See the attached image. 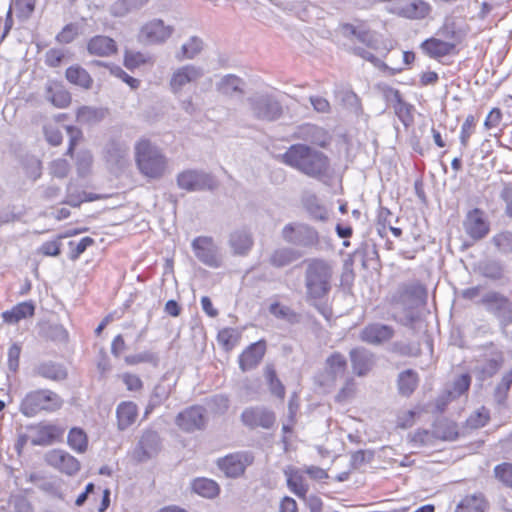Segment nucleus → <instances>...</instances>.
Instances as JSON below:
<instances>
[{
  "label": "nucleus",
  "mask_w": 512,
  "mask_h": 512,
  "mask_svg": "<svg viewBox=\"0 0 512 512\" xmlns=\"http://www.w3.org/2000/svg\"><path fill=\"white\" fill-rule=\"evenodd\" d=\"M353 372L359 376H365L374 366V354L364 347H357L349 353Z\"/></svg>",
  "instance_id": "23"
},
{
  "label": "nucleus",
  "mask_w": 512,
  "mask_h": 512,
  "mask_svg": "<svg viewBox=\"0 0 512 512\" xmlns=\"http://www.w3.org/2000/svg\"><path fill=\"white\" fill-rule=\"evenodd\" d=\"M475 271L492 281H500L505 276V266L501 260L487 258L477 263Z\"/></svg>",
  "instance_id": "25"
},
{
  "label": "nucleus",
  "mask_w": 512,
  "mask_h": 512,
  "mask_svg": "<svg viewBox=\"0 0 512 512\" xmlns=\"http://www.w3.org/2000/svg\"><path fill=\"white\" fill-rule=\"evenodd\" d=\"M265 378L269 385V390L273 395L283 399L285 397V387L277 377L276 371L272 365L265 367Z\"/></svg>",
  "instance_id": "45"
},
{
  "label": "nucleus",
  "mask_w": 512,
  "mask_h": 512,
  "mask_svg": "<svg viewBox=\"0 0 512 512\" xmlns=\"http://www.w3.org/2000/svg\"><path fill=\"white\" fill-rule=\"evenodd\" d=\"M149 0H116L111 5V13L116 17H122L132 10L144 6Z\"/></svg>",
  "instance_id": "43"
},
{
  "label": "nucleus",
  "mask_w": 512,
  "mask_h": 512,
  "mask_svg": "<svg viewBox=\"0 0 512 512\" xmlns=\"http://www.w3.org/2000/svg\"><path fill=\"white\" fill-rule=\"evenodd\" d=\"M68 444L79 453L85 452L88 445L86 433L80 428H72L68 434Z\"/></svg>",
  "instance_id": "47"
},
{
  "label": "nucleus",
  "mask_w": 512,
  "mask_h": 512,
  "mask_svg": "<svg viewBox=\"0 0 512 512\" xmlns=\"http://www.w3.org/2000/svg\"><path fill=\"white\" fill-rule=\"evenodd\" d=\"M111 74L120 78L123 82L128 84L132 89H137L140 85V81L130 75H128L121 67L119 66H111L110 67Z\"/></svg>",
  "instance_id": "57"
},
{
  "label": "nucleus",
  "mask_w": 512,
  "mask_h": 512,
  "mask_svg": "<svg viewBox=\"0 0 512 512\" xmlns=\"http://www.w3.org/2000/svg\"><path fill=\"white\" fill-rule=\"evenodd\" d=\"M500 198L505 203V214L512 218V184H506L500 193Z\"/></svg>",
  "instance_id": "64"
},
{
  "label": "nucleus",
  "mask_w": 512,
  "mask_h": 512,
  "mask_svg": "<svg viewBox=\"0 0 512 512\" xmlns=\"http://www.w3.org/2000/svg\"><path fill=\"white\" fill-rule=\"evenodd\" d=\"M192 489L198 495L210 499L216 497L220 491L219 485L207 478L195 479L192 483Z\"/></svg>",
  "instance_id": "41"
},
{
  "label": "nucleus",
  "mask_w": 512,
  "mask_h": 512,
  "mask_svg": "<svg viewBox=\"0 0 512 512\" xmlns=\"http://www.w3.org/2000/svg\"><path fill=\"white\" fill-rule=\"evenodd\" d=\"M439 34L444 36L446 40L430 38L421 44L423 51L432 58H439L454 54L456 46L460 41L456 32L448 26H445Z\"/></svg>",
  "instance_id": "8"
},
{
  "label": "nucleus",
  "mask_w": 512,
  "mask_h": 512,
  "mask_svg": "<svg viewBox=\"0 0 512 512\" xmlns=\"http://www.w3.org/2000/svg\"><path fill=\"white\" fill-rule=\"evenodd\" d=\"M244 82L241 78L233 74H227L221 78V80L217 83L216 89L219 93L232 96L235 93H243Z\"/></svg>",
  "instance_id": "39"
},
{
  "label": "nucleus",
  "mask_w": 512,
  "mask_h": 512,
  "mask_svg": "<svg viewBox=\"0 0 512 512\" xmlns=\"http://www.w3.org/2000/svg\"><path fill=\"white\" fill-rule=\"evenodd\" d=\"M287 244L304 249H321V236L317 229L304 222H289L281 230Z\"/></svg>",
  "instance_id": "6"
},
{
  "label": "nucleus",
  "mask_w": 512,
  "mask_h": 512,
  "mask_svg": "<svg viewBox=\"0 0 512 512\" xmlns=\"http://www.w3.org/2000/svg\"><path fill=\"white\" fill-rule=\"evenodd\" d=\"M47 336L58 342H64L68 338L66 329L60 324H53L48 327Z\"/></svg>",
  "instance_id": "61"
},
{
  "label": "nucleus",
  "mask_w": 512,
  "mask_h": 512,
  "mask_svg": "<svg viewBox=\"0 0 512 512\" xmlns=\"http://www.w3.org/2000/svg\"><path fill=\"white\" fill-rule=\"evenodd\" d=\"M287 485L289 489L300 498H304L308 491L307 485L304 484L302 476L295 475L289 477L287 480Z\"/></svg>",
  "instance_id": "54"
},
{
  "label": "nucleus",
  "mask_w": 512,
  "mask_h": 512,
  "mask_svg": "<svg viewBox=\"0 0 512 512\" xmlns=\"http://www.w3.org/2000/svg\"><path fill=\"white\" fill-rule=\"evenodd\" d=\"M135 161L140 172L149 178H161L167 168V158L150 141L142 139L135 145Z\"/></svg>",
  "instance_id": "4"
},
{
  "label": "nucleus",
  "mask_w": 512,
  "mask_h": 512,
  "mask_svg": "<svg viewBox=\"0 0 512 512\" xmlns=\"http://www.w3.org/2000/svg\"><path fill=\"white\" fill-rule=\"evenodd\" d=\"M238 339V333L233 328H224L220 330L217 335L218 342L227 351L233 349L237 345Z\"/></svg>",
  "instance_id": "49"
},
{
  "label": "nucleus",
  "mask_w": 512,
  "mask_h": 512,
  "mask_svg": "<svg viewBox=\"0 0 512 512\" xmlns=\"http://www.w3.org/2000/svg\"><path fill=\"white\" fill-rule=\"evenodd\" d=\"M430 12V5L423 0H411L398 8L396 14L408 19H423Z\"/></svg>",
  "instance_id": "30"
},
{
  "label": "nucleus",
  "mask_w": 512,
  "mask_h": 512,
  "mask_svg": "<svg viewBox=\"0 0 512 512\" xmlns=\"http://www.w3.org/2000/svg\"><path fill=\"white\" fill-rule=\"evenodd\" d=\"M303 265L305 299L309 304L316 306L332 289L333 265L331 261L319 257L307 258Z\"/></svg>",
  "instance_id": "2"
},
{
  "label": "nucleus",
  "mask_w": 512,
  "mask_h": 512,
  "mask_svg": "<svg viewBox=\"0 0 512 512\" xmlns=\"http://www.w3.org/2000/svg\"><path fill=\"white\" fill-rule=\"evenodd\" d=\"M64 400L54 391L37 389L26 394L20 405L22 414L33 417L38 413L55 412L62 408Z\"/></svg>",
  "instance_id": "5"
},
{
  "label": "nucleus",
  "mask_w": 512,
  "mask_h": 512,
  "mask_svg": "<svg viewBox=\"0 0 512 512\" xmlns=\"http://www.w3.org/2000/svg\"><path fill=\"white\" fill-rule=\"evenodd\" d=\"M512 385V368L505 373L494 391V400L499 406H504Z\"/></svg>",
  "instance_id": "44"
},
{
  "label": "nucleus",
  "mask_w": 512,
  "mask_h": 512,
  "mask_svg": "<svg viewBox=\"0 0 512 512\" xmlns=\"http://www.w3.org/2000/svg\"><path fill=\"white\" fill-rule=\"evenodd\" d=\"M479 303L504 325L512 323V303L504 294L493 290L488 291L482 296Z\"/></svg>",
  "instance_id": "9"
},
{
  "label": "nucleus",
  "mask_w": 512,
  "mask_h": 512,
  "mask_svg": "<svg viewBox=\"0 0 512 512\" xmlns=\"http://www.w3.org/2000/svg\"><path fill=\"white\" fill-rule=\"evenodd\" d=\"M471 384V377L469 374H462L457 377L453 382L452 390L448 391V396L457 398L468 391Z\"/></svg>",
  "instance_id": "51"
},
{
  "label": "nucleus",
  "mask_w": 512,
  "mask_h": 512,
  "mask_svg": "<svg viewBox=\"0 0 512 512\" xmlns=\"http://www.w3.org/2000/svg\"><path fill=\"white\" fill-rule=\"evenodd\" d=\"M63 433L64 429L59 426L52 424L41 425L37 428L36 434L31 442L33 445H48L61 437Z\"/></svg>",
  "instance_id": "36"
},
{
  "label": "nucleus",
  "mask_w": 512,
  "mask_h": 512,
  "mask_svg": "<svg viewBox=\"0 0 512 512\" xmlns=\"http://www.w3.org/2000/svg\"><path fill=\"white\" fill-rule=\"evenodd\" d=\"M34 372L36 375L52 381H62L67 377L65 367L53 361H43L39 363L34 368Z\"/></svg>",
  "instance_id": "31"
},
{
  "label": "nucleus",
  "mask_w": 512,
  "mask_h": 512,
  "mask_svg": "<svg viewBox=\"0 0 512 512\" xmlns=\"http://www.w3.org/2000/svg\"><path fill=\"white\" fill-rule=\"evenodd\" d=\"M105 161L113 173L123 171L130 163L129 146L118 140H111L105 146Z\"/></svg>",
  "instance_id": "14"
},
{
  "label": "nucleus",
  "mask_w": 512,
  "mask_h": 512,
  "mask_svg": "<svg viewBox=\"0 0 512 512\" xmlns=\"http://www.w3.org/2000/svg\"><path fill=\"white\" fill-rule=\"evenodd\" d=\"M174 33V27L165 25L161 19H152L143 24L138 32L137 39L144 45L164 44Z\"/></svg>",
  "instance_id": "10"
},
{
  "label": "nucleus",
  "mask_w": 512,
  "mask_h": 512,
  "mask_svg": "<svg viewBox=\"0 0 512 512\" xmlns=\"http://www.w3.org/2000/svg\"><path fill=\"white\" fill-rule=\"evenodd\" d=\"M204 75V70L193 64H186L173 70L169 86L173 94H179L188 84L196 83Z\"/></svg>",
  "instance_id": "15"
},
{
  "label": "nucleus",
  "mask_w": 512,
  "mask_h": 512,
  "mask_svg": "<svg viewBox=\"0 0 512 512\" xmlns=\"http://www.w3.org/2000/svg\"><path fill=\"white\" fill-rule=\"evenodd\" d=\"M495 477L507 487L512 488V464L502 463L494 468Z\"/></svg>",
  "instance_id": "53"
},
{
  "label": "nucleus",
  "mask_w": 512,
  "mask_h": 512,
  "mask_svg": "<svg viewBox=\"0 0 512 512\" xmlns=\"http://www.w3.org/2000/svg\"><path fill=\"white\" fill-rule=\"evenodd\" d=\"M116 415L119 430H125L131 426L137 418V405L132 401L121 402L117 406Z\"/></svg>",
  "instance_id": "33"
},
{
  "label": "nucleus",
  "mask_w": 512,
  "mask_h": 512,
  "mask_svg": "<svg viewBox=\"0 0 512 512\" xmlns=\"http://www.w3.org/2000/svg\"><path fill=\"white\" fill-rule=\"evenodd\" d=\"M66 131L69 136V147L67 149V155L72 156L75 146L82 138V131L74 126H66Z\"/></svg>",
  "instance_id": "60"
},
{
  "label": "nucleus",
  "mask_w": 512,
  "mask_h": 512,
  "mask_svg": "<svg viewBox=\"0 0 512 512\" xmlns=\"http://www.w3.org/2000/svg\"><path fill=\"white\" fill-rule=\"evenodd\" d=\"M300 257L301 254L292 247H279L270 253L268 263L274 268H283L297 261Z\"/></svg>",
  "instance_id": "29"
},
{
  "label": "nucleus",
  "mask_w": 512,
  "mask_h": 512,
  "mask_svg": "<svg viewBox=\"0 0 512 512\" xmlns=\"http://www.w3.org/2000/svg\"><path fill=\"white\" fill-rule=\"evenodd\" d=\"M87 50L91 55L108 57L117 52V46L112 38L98 35L89 40Z\"/></svg>",
  "instance_id": "28"
},
{
  "label": "nucleus",
  "mask_w": 512,
  "mask_h": 512,
  "mask_svg": "<svg viewBox=\"0 0 512 512\" xmlns=\"http://www.w3.org/2000/svg\"><path fill=\"white\" fill-rule=\"evenodd\" d=\"M45 97L57 108H65L71 102L70 93L64 87L57 84L47 86Z\"/></svg>",
  "instance_id": "37"
},
{
  "label": "nucleus",
  "mask_w": 512,
  "mask_h": 512,
  "mask_svg": "<svg viewBox=\"0 0 512 512\" xmlns=\"http://www.w3.org/2000/svg\"><path fill=\"white\" fill-rule=\"evenodd\" d=\"M191 245L196 258L203 264L212 268L222 265L219 247L211 237L199 236L192 241Z\"/></svg>",
  "instance_id": "13"
},
{
  "label": "nucleus",
  "mask_w": 512,
  "mask_h": 512,
  "mask_svg": "<svg viewBox=\"0 0 512 512\" xmlns=\"http://www.w3.org/2000/svg\"><path fill=\"white\" fill-rule=\"evenodd\" d=\"M253 460L254 457L249 452L234 453L219 459L218 466L226 476L236 478L244 473Z\"/></svg>",
  "instance_id": "18"
},
{
  "label": "nucleus",
  "mask_w": 512,
  "mask_h": 512,
  "mask_svg": "<svg viewBox=\"0 0 512 512\" xmlns=\"http://www.w3.org/2000/svg\"><path fill=\"white\" fill-rule=\"evenodd\" d=\"M175 422L185 432L201 430L206 425L205 409L201 406H191L180 412Z\"/></svg>",
  "instance_id": "20"
},
{
  "label": "nucleus",
  "mask_w": 512,
  "mask_h": 512,
  "mask_svg": "<svg viewBox=\"0 0 512 512\" xmlns=\"http://www.w3.org/2000/svg\"><path fill=\"white\" fill-rule=\"evenodd\" d=\"M65 76L70 83L84 89H90L93 85V79L90 74L79 65L67 68Z\"/></svg>",
  "instance_id": "38"
},
{
  "label": "nucleus",
  "mask_w": 512,
  "mask_h": 512,
  "mask_svg": "<svg viewBox=\"0 0 512 512\" xmlns=\"http://www.w3.org/2000/svg\"><path fill=\"white\" fill-rule=\"evenodd\" d=\"M36 0H14L9 13L14 11L16 16L20 19H28L35 9Z\"/></svg>",
  "instance_id": "48"
},
{
  "label": "nucleus",
  "mask_w": 512,
  "mask_h": 512,
  "mask_svg": "<svg viewBox=\"0 0 512 512\" xmlns=\"http://www.w3.org/2000/svg\"><path fill=\"white\" fill-rule=\"evenodd\" d=\"M346 369V357L340 352H334L325 360L324 370L316 376V381L322 387H333L338 378L343 377Z\"/></svg>",
  "instance_id": "12"
},
{
  "label": "nucleus",
  "mask_w": 512,
  "mask_h": 512,
  "mask_svg": "<svg viewBox=\"0 0 512 512\" xmlns=\"http://www.w3.org/2000/svg\"><path fill=\"white\" fill-rule=\"evenodd\" d=\"M21 347L19 344L14 343L8 349V367L9 370L16 372L19 367V358Z\"/></svg>",
  "instance_id": "59"
},
{
  "label": "nucleus",
  "mask_w": 512,
  "mask_h": 512,
  "mask_svg": "<svg viewBox=\"0 0 512 512\" xmlns=\"http://www.w3.org/2000/svg\"><path fill=\"white\" fill-rule=\"evenodd\" d=\"M266 350L265 342L258 341L251 344L239 357V366L242 371L255 368L264 357Z\"/></svg>",
  "instance_id": "24"
},
{
  "label": "nucleus",
  "mask_w": 512,
  "mask_h": 512,
  "mask_svg": "<svg viewBox=\"0 0 512 512\" xmlns=\"http://www.w3.org/2000/svg\"><path fill=\"white\" fill-rule=\"evenodd\" d=\"M241 421L243 425L250 429H256L258 427L270 429L275 424L276 417L271 410L262 406H255L243 410Z\"/></svg>",
  "instance_id": "17"
},
{
  "label": "nucleus",
  "mask_w": 512,
  "mask_h": 512,
  "mask_svg": "<svg viewBox=\"0 0 512 512\" xmlns=\"http://www.w3.org/2000/svg\"><path fill=\"white\" fill-rule=\"evenodd\" d=\"M418 384V376L413 370H406L398 376L399 393L403 396H409L413 393Z\"/></svg>",
  "instance_id": "42"
},
{
  "label": "nucleus",
  "mask_w": 512,
  "mask_h": 512,
  "mask_svg": "<svg viewBox=\"0 0 512 512\" xmlns=\"http://www.w3.org/2000/svg\"><path fill=\"white\" fill-rule=\"evenodd\" d=\"M46 463L67 475H74L80 470V462L68 452L53 449L45 455Z\"/></svg>",
  "instance_id": "19"
},
{
  "label": "nucleus",
  "mask_w": 512,
  "mask_h": 512,
  "mask_svg": "<svg viewBox=\"0 0 512 512\" xmlns=\"http://www.w3.org/2000/svg\"><path fill=\"white\" fill-rule=\"evenodd\" d=\"M125 362L128 365H137L140 363H150L154 366H157L159 362V357L157 354L150 352V351H144L138 354L129 355L125 357Z\"/></svg>",
  "instance_id": "50"
},
{
  "label": "nucleus",
  "mask_w": 512,
  "mask_h": 512,
  "mask_svg": "<svg viewBox=\"0 0 512 512\" xmlns=\"http://www.w3.org/2000/svg\"><path fill=\"white\" fill-rule=\"evenodd\" d=\"M393 327L381 323H372L365 326L359 335L361 341L371 345H381L394 336Z\"/></svg>",
  "instance_id": "22"
},
{
  "label": "nucleus",
  "mask_w": 512,
  "mask_h": 512,
  "mask_svg": "<svg viewBox=\"0 0 512 512\" xmlns=\"http://www.w3.org/2000/svg\"><path fill=\"white\" fill-rule=\"evenodd\" d=\"M121 379L123 383L126 385L127 390L129 391H140L143 388L142 380L135 374L132 373H123L121 375Z\"/></svg>",
  "instance_id": "58"
},
{
  "label": "nucleus",
  "mask_w": 512,
  "mask_h": 512,
  "mask_svg": "<svg viewBox=\"0 0 512 512\" xmlns=\"http://www.w3.org/2000/svg\"><path fill=\"white\" fill-rule=\"evenodd\" d=\"M491 243L501 254L512 253V231L505 230L495 234L491 238Z\"/></svg>",
  "instance_id": "46"
},
{
  "label": "nucleus",
  "mask_w": 512,
  "mask_h": 512,
  "mask_svg": "<svg viewBox=\"0 0 512 512\" xmlns=\"http://www.w3.org/2000/svg\"><path fill=\"white\" fill-rule=\"evenodd\" d=\"M169 396V391L162 385L155 386L149 400L148 407L146 409V413L150 410L154 409L157 406H160Z\"/></svg>",
  "instance_id": "52"
},
{
  "label": "nucleus",
  "mask_w": 512,
  "mask_h": 512,
  "mask_svg": "<svg viewBox=\"0 0 512 512\" xmlns=\"http://www.w3.org/2000/svg\"><path fill=\"white\" fill-rule=\"evenodd\" d=\"M252 116L261 121L272 122L278 120L283 108L278 99L267 92H257L247 98Z\"/></svg>",
  "instance_id": "7"
},
{
  "label": "nucleus",
  "mask_w": 512,
  "mask_h": 512,
  "mask_svg": "<svg viewBox=\"0 0 512 512\" xmlns=\"http://www.w3.org/2000/svg\"><path fill=\"white\" fill-rule=\"evenodd\" d=\"M177 185L188 192L213 190L217 186L214 177L202 170H185L177 175Z\"/></svg>",
  "instance_id": "11"
},
{
  "label": "nucleus",
  "mask_w": 512,
  "mask_h": 512,
  "mask_svg": "<svg viewBox=\"0 0 512 512\" xmlns=\"http://www.w3.org/2000/svg\"><path fill=\"white\" fill-rule=\"evenodd\" d=\"M427 289L418 281L403 284L391 297L392 318L403 326H412L418 316L414 308L425 304Z\"/></svg>",
  "instance_id": "3"
},
{
  "label": "nucleus",
  "mask_w": 512,
  "mask_h": 512,
  "mask_svg": "<svg viewBox=\"0 0 512 512\" xmlns=\"http://www.w3.org/2000/svg\"><path fill=\"white\" fill-rule=\"evenodd\" d=\"M463 228L468 236L478 241L483 239L489 232V223L484 217V213L475 208L469 211L463 221Z\"/></svg>",
  "instance_id": "21"
},
{
  "label": "nucleus",
  "mask_w": 512,
  "mask_h": 512,
  "mask_svg": "<svg viewBox=\"0 0 512 512\" xmlns=\"http://www.w3.org/2000/svg\"><path fill=\"white\" fill-rule=\"evenodd\" d=\"M279 159L287 166L315 179L320 180L330 172L329 158L323 152L305 144L291 145L286 152L279 155Z\"/></svg>",
  "instance_id": "1"
},
{
  "label": "nucleus",
  "mask_w": 512,
  "mask_h": 512,
  "mask_svg": "<svg viewBox=\"0 0 512 512\" xmlns=\"http://www.w3.org/2000/svg\"><path fill=\"white\" fill-rule=\"evenodd\" d=\"M69 163L65 159H56L50 164V174L57 178H65L69 172Z\"/></svg>",
  "instance_id": "56"
},
{
  "label": "nucleus",
  "mask_w": 512,
  "mask_h": 512,
  "mask_svg": "<svg viewBox=\"0 0 512 512\" xmlns=\"http://www.w3.org/2000/svg\"><path fill=\"white\" fill-rule=\"evenodd\" d=\"M474 125H475L474 116L468 115L461 126V132H460V142L464 148L468 146L469 138L473 133Z\"/></svg>",
  "instance_id": "55"
},
{
  "label": "nucleus",
  "mask_w": 512,
  "mask_h": 512,
  "mask_svg": "<svg viewBox=\"0 0 512 512\" xmlns=\"http://www.w3.org/2000/svg\"><path fill=\"white\" fill-rule=\"evenodd\" d=\"M162 449V440L159 434L153 430H146L140 437L133 452V458L137 462H146L158 455Z\"/></svg>",
  "instance_id": "16"
},
{
  "label": "nucleus",
  "mask_w": 512,
  "mask_h": 512,
  "mask_svg": "<svg viewBox=\"0 0 512 512\" xmlns=\"http://www.w3.org/2000/svg\"><path fill=\"white\" fill-rule=\"evenodd\" d=\"M106 111L102 108L82 106L76 112L77 121L81 124L93 125L102 121Z\"/></svg>",
  "instance_id": "40"
},
{
  "label": "nucleus",
  "mask_w": 512,
  "mask_h": 512,
  "mask_svg": "<svg viewBox=\"0 0 512 512\" xmlns=\"http://www.w3.org/2000/svg\"><path fill=\"white\" fill-rule=\"evenodd\" d=\"M339 33L347 38L348 40L355 42L358 41L367 47H374V37L373 35L366 30L358 29L352 24L345 23L340 25Z\"/></svg>",
  "instance_id": "34"
},
{
  "label": "nucleus",
  "mask_w": 512,
  "mask_h": 512,
  "mask_svg": "<svg viewBox=\"0 0 512 512\" xmlns=\"http://www.w3.org/2000/svg\"><path fill=\"white\" fill-rule=\"evenodd\" d=\"M303 207L310 218L315 221L325 222L329 218L327 208L321 203L320 199L314 194H307L303 200Z\"/></svg>",
  "instance_id": "32"
},
{
  "label": "nucleus",
  "mask_w": 512,
  "mask_h": 512,
  "mask_svg": "<svg viewBox=\"0 0 512 512\" xmlns=\"http://www.w3.org/2000/svg\"><path fill=\"white\" fill-rule=\"evenodd\" d=\"M489 502L481 492L463 497L456 505L454 512H488Z\"/></svg>",
  "instance_id": "26"
},
{
  "label": "nucleus",
  "mask_w": 512,
  "mask_h": 512,
  "mask_svg": "<svg viewBox=\"0 0 512 512\" xmlns=\"http://www.w3.org/2000/svg\"><path fill=\"white\" fill-rule=\"evenodd\" d=\"M212 410L217 414H224L229 408V399L225 395H216L211 399Z\"/></svg>",
  "instance_id": "63"
},
{
  "label": "nucleus",
  "mask_w": 512,
  "mask_h": 512,
  "mask_svg": "<svg viewBox=\"0 0 512 512\" xmlns=\"http://www.w3.org/2000/svg\"><path fill=\"white\" fill-rule=\"evenodd\" d=\"M203 49V39L198 36H191L181 45L180 50L175 54V58L178 61L193 60L203 51Z\"/></svg>",
  "instance_id": "35"
},
{
  "label": "nucleus",
  "mask_w": 512,
  "mask_h": 512,
  "mask_svg": "<svg viewBox=\"0 0 512 512\" xmlns=\"http://www.w3.org/2000/svg\"><path fill=\"white\" fill-rule=\"evenodd\" d=\"M254 244L252 234L245 228L237 229L230 234L229 245L236 255H246Z\"/></svg>",
  "instance_id": "27"
},
{
  "label": "nucleus",
  "mask_w": 512,
  "mask_h": 512,
  "mask_svg": "<svg viewBox=\"0 0 512 512\" xmlns=\"http://www.w3.org/2000/svg\"><path fill=\"white\" fill-rule=\"evenodd\" d=\"M489 421V414L484 408L471 415L468 419V424L472 428H480L485 426Z\"/></svg>",
  "instance_id": "62"
}]
</instances>
